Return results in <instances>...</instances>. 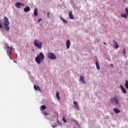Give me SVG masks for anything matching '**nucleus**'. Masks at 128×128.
Wrapping results in <instances>:
<instances>
[{
	"label": "nucleus",
	"instance_id": "f257e3e1",
	"mask_svg": "<svg viewBox=\"0 0 128 128\" xmlns=\"http://www.w3.org/2000/svg\"><path fill=\"white\" fill-rule=\"evenodd\" d=\"M44 60V54L42 52H40L35 58V60L38 64H40L42 61Z\"/></svg>",
	"mask_w": 128,
	"mask_h": 128
},
{
	"label": "nucleus",
	"instance_id": "f03ea898",
	"mask_svg": "<svg viewBox=\"0 0 128 128\" xmlns=\"http://www.w3.org/2000/svg\"><path fill=\"white\" fill-rule=\"evenodd\" d=\"M4 24L5 30H10V21L6 16H4Z\"/></svg>",
	"mask_w": 128,
	"mask_h": 128
},
{
	"label": "nucleus",
	"instance_id": "7ed1b4c3",
	"mask_svg": "<svg viewBox=\"0 0 128 128\" xmlns=\"http://www.w3.org/2000/svg\"><path fill=\"white\" fill-rule=\"evenodd\" d=\"M34 44L35 46H36L38 48H39V50H42V43L38 40H35L34 42Z\"/></svg>",
	"mask_w": 128,
	"mask_h": 128
},
{
	"label": "nucleus",
	"instance_id": "20e7f679",
	"mask_svg": "<svg viewBox=\"0 0 128 128\" xmlns=\"http://www.w3.org/2000/svg\"><path fill=\"white\" fill-rule=\"evenodd\" d=\"M116 97H112L110 98V100L112 102V104H120V102L118 101V96H115Z\"/></svg>",
	"mask_w": 128,
	"mask_h": 128
},
{
	"label": "nucleus",
	"instance_id": "39448f33",
	"mask_svg": "<svg viewBox=\"0 0 128 128\" xmlns=\"http://www.w3.org/2000/svg\"><path fill=\"white\" fill-rule=\"evenodd\" d=\"M47 56L50 60H56V56L52 52H48L47 54Z\"/></svg>",
	"mask_w": 128,
	"mask_h": 128
},
{
	"label": "nucleus",
	"instance_id": "423d86ee",
	"mask_svg": "<svg viewBox=\"0 0 128 128\" xmlns=\"http://www.w3.org/2000/svg\"><path fill=\"white\" fill-rule=\"evenodd\" d=\"M6 52L8 54H12V50H14L12 47H10L8 45H6Z\"/></svg>",
	"mask_w": 128,
	"mask_h": 128
},
{
	"label": "nucleus",
	"instance_id": "0eeeda50",
	"mask_svg": "<svg viewBox=\"0 0 128 128\" xmlns=\"http://www.w3.org/2000/svg\"><path fill=\"white\" fill-rule=\"evenodd\" d=\"M24 6V4L22 3H20V2H17L15 4V6L17 8H20V6Z\"/></svg>",
	"mask_w": 128,
	"mask_h": 128
},
{
	"label": "nucleus",
	"instance_id": "6e6552de",
	"mask_svg": "<svg viewBox=\"0 0 128 128\" xmlns=\"http://www.w3.org/2000/svg\"><path fill=\"white\" fill-rule=\"evenodd\" d=\"M70 40H68L66 42V47L68 50L70 48Z\"/></svg>",
	"mask_w": 128,
	"mask_h": 128
},
{
	"label": "nucleus",
	"instance_id": "1a4fd4ad",
	"mask_svg": "<svg viewBox=\"0 0 128 128\" xmlns=\"http://www.w3.org/2000/svg\"><path fill=\"white\" fill-rule=\"evenodd\" d=\"M68 16L70 20H74V15L72 14V11L68 12Z\"/></svg>",
	"mask_w": 128,
	"mask_h": 128
},
{
	"label": "nucleus",
	"instance_id": "9d476101",
	"mask_svg": "<svg viewBox=\"0 0 128 128\" xmlns=\"http://www.w3.org/2000/svg\"><path fill=\"white\" fill-rule=\"evenodd\" d=\"M80 82H82V84H86V81H84V77L83 76H80Z\"/></svg>",
	"mask_w": 128,
	"mask_h": 128
},
{
	"label": "nucleus",
	"instance_id": "9b49d317",
	"mask_svg": "<svg viewBox=\"0 0 128 128\" xmlns=\"http://www.w3.org/2000/svg\"><path fill=\"white\" fill-rule=\"evenodd\" d=\"M120 88H121L123 94H126V90L124 88V86H122V85H120Z\"/></svg>",
	"mask_w": 128,
	"mask_h": 128
},
{
	"label": "nucleus",
	"instance_id": "f8f14e48",
	"mask_svg": "<svg viewBox=\"0 0 128 128\" xmlns=\"http://www.w3.org/2000/svg\"><path fill=\"white\" fill-rule=\"evenodd\" d=\"M74 106L78 110H80V107H78V102H74Z\"/></svg>",
	"mask_w": 128,
	"mask_h": 128
},
{
	"label": "nucleus",
	"instance_id": "ddd939ff",
	"mask_svg": "<svg viewBox=\"0 0 128 128\" xmlns=\"http://www.w3.org/2000/svg\"><path fill=\"white\" fill-rule=\"evenodd\" d=\"M114 112L116 114H120V110L118 108H114Z\"/></svg>",
	"mask_w": 128,
	"mask_h": 128
},
{
	"label": "nucleus",
	"instance_id": "4468645a",
	"mask_svg": "<svg viewBox=\"0 0 128 128\" xmlns=\"http://www.w3.org/2000/svg\"><path fill=\"white\" fill-rule=\"evenodd\" d=\"M114 42V48H118V44L116 40H113Z\"/></svg>",
	"mask_w": 128,
	"mask_h": 128
},
{
	"label": "nucleus",
	"instance_id": "2eb2a0df",
	"mask_svg": "<svg viewBox=\"0 0 128 128\" xmlns=\"http://www.w3.org/2000/svg\"><path fill=\"white\" fill-rule=\"evenodd\" d=\"M30 8L28 6L24 8V12H30Z\"/></svg>",
	"mask_w": 128,
	"mask_h": 128
},
{
	"label": "nucleus",
	"instance_id": "dca6fc26",
	"mask_svg": "<svg viewBox=\"0 0 128 128\" xmlns=\"http://www.w3.org/2000/svg\"><path fill=\"white\" fill-rule=\"evenodd\" d=\"M38 8H35L34 9V16H38Z\"/></svg>",
	"mask_w": 128,
	"mask_h": 128
},
{
	"label": "nucleus",
	"instance_id": "f3484780",
	"mask_svg": "<svg viewBox=\"0 0 128 128\" xmlns=\"http://www.w3.org/2000/svg\"><path fill=\"white\" fill-rule=\"evenodd\" d=\"M128 14H121V16L122 18H128Z\"/></svg>",
	"mask_w": 128,
	"mask_h": 128
},
{
	"label": "nucleus",
	"instance_id": "a211bd4d",
	"mask_svg": "<svg viewBox=\"0 0 128 128\" xmlns=\"http://www.w3.org/2000/svg\"><path fill=\"white\" fill-rule=\"evenodd\" d=\"M96 64L97 70H100V64H98V60H96Z\"/></svg>",
	"mask_w": 128,
	"mask_h": 128
},
{
	"label": "nucleus",
	"instance_id": "6ab92c4d",
	"mask_svg": "<svg viewBox=\"0 0 128 128\" xmlns=\"http://www.w3.org/2000/svg\"><path fill=\"white\" fill-rule=\"evenodd\" d=\"M34 89L35 90H38L39 92H40V88L38 87V86H36V85H34Z\"/></svg>",
	"mask_w": 128,
	"mask_h": 128
},
{
	"label": "nucleus",
	"instance_id": "aec40b11",
	"mask_svg": "<svg viewBox=\"0 0 128 128\" xmlns=\"http://www.w3.org/2000/svg\"><path fill=\"white\" fill-rule=\"evenodd\" d=\"M56 98L57 100H60V93L58 92L56 94Z\"/></svg>",
	"mask_w": 128,
	"mask_h": 128
},
{
	"label": "nucleus",
	"instance_id": "412c9836",
	"mask_svg": "<svg viewBox=\"0 0 128 128\" xmlns=\"http://www.w3.org/2000/svg\"><path fill=\"white\" fill-rule=\"evenodd\" d=\"M125 86L127 90H128V80H126Z\"/></svg>",
	"mask_w": 128,
	"mask_h": 128
},
{
	"label": "nucleus",
	"instance_id": "4be33fe9",
	"mask_svg": "<svg viewBox=\"0 0 128 128\" xmlns=\"http://www.w3.org/2000/svg\"><path fill=\"white\" fill-rule=\"evenodd\" d=\"M46 106L44 105H42L41 106V109H42V110H46Z\"/></svg>",
	"mask_w": 128,
	"mask_h": 128
},
{
	"label": "nucleus",
	"instance_id": "5701e85b",
	"mask_svg": "<svg viewBox=\"0 0 128 128\" xmlns=\"http://www.w3.org/2000/svg\"><path fill=\"white\" fill-rule=\"evenodd\" d=\"M0 28H2V21H0Z\"/></svg>",
	"mask_w": 128,
	"mask_h": 128
},
{
	"label": "nucleus",
	"instance_id": "b1692460",
	"mask_svg": "<svg viewBox=\"0 0 128 128\" xmlns=\"http://www.w3.org/2000/svg\"><path fill=\"white\" fill-rule=\"evenodd\" d=\"M61 20L64 22H65V24H68V22L66 20H64L62 18L60 17Z\"/></svg>",
	"mask_w": 128,
	"mask_h": 128
},
{
	"label": "nucleus",
	"instance_id": "393cba45",
	"mask_svg": "<svg viewBox=\"0 0 128 128\" xmlns=\"http://www.w3.org/2000/svg\"><path fill=\"white\" fill-rule=\"evenodd\" d=\"M62 120L65 122V123H66L67 122H66V118H65V116H64V117H62Z\"/></svg>",
	"mask_w": 128,
	"mask_h": 128
},
{
	"label": "nucleus",
	"instance_id": "a878e982",
	"mask_svg": "<svg viewBox=\"0 0 128 128\" xmlns=\"http://www.w3.org/2000/svg\"><path fill=\"white\" fill-rule=\"evenodd\" d=\"M125 10H126V14H128V8H125Z\"/></svg>",
	"mask_w": 128,
	"mask_h": 128
},
{
	"label": "nucleus",
	"instance_id": "bb28decb",
	"mask_svg": "<svg viewBox=\"0 0 128 128\" xmlns=\"http://www.w3.org/2000/svg\"><path fill=\"white\" fill-rule=\"evenodd\" d=\"M47 18H50V12H48L47 14Z\"/></svg>",
	"mask_w": 128,
	"mask_h": 128
},
{
	"label": "nucleus",
	"instance_id": "cd10ccee",
	"mask_svg": "<svg viewBox=\"0 0 128 128\" xmlns=\"http://www.w3.org/2000/svg\"><path fill=\"white\" fill-rule=\"evenodd\" d=\"M124 54H126V48L124 49Z\"/></svg>",
	"mask_w": 128,
	"mask_h": 128
},
{
	"label": "nucleus",
	"instance_id": "c85d7f7f",
	"mask_svg": "<svg viewBox=\"0 0 128 128\" xmlns=\"http://www.w3.org/2000/svg\"><path fill=\"white\" fill-rule=\"evenodd\" d=\"M40 22H42V18H40L39 20H38V22L40 23Z\"/></svg>",
	"mask_w": 128,
	"mask_h": 128
},
{
	"label": "nucleus",
	"instance_id": "c756f323",
	"mask_svg": "<svg viewBox=\"0 0 128 128\" xmlns=\"http://www.w3.org/2000/svg\"><path fill=\"white\" fill-rule=\"evenodd\" d=\"M110 66H112V68H114V64H111Z\"/></svg>",
	"mask_w": 128,
	"mask_h": 128
},
{
	"label": "nucleus",
	"instance_id": "7c9ffc66",
	"mask_svg": "<svg viewBox=\"0 0 128 128\" xmlns=\"http://www.w3.org/2000/svg\"><path fill=\"white\" fill-rule=\"evenodd\" d=\"M48 113L47 114L46 112H44V115L45 116H48Z\"/></svg>",
	"mask_w": 128,
	"mask_h": 128
},
{
	"label": "nucleus",
	"instance_id": "2f4dec72",
	"mask_svg": "<svg viewBox=\"0 0 128 128\" xmlns=\"http://www.w3.org/2000/svg\"><path fill=\"white\" fill-rule=\"evenodd\" d=\"M124 2H126V0H123Z\"/></svg>",
	"mask_w": 128,
	"mask_h": 128
},
{
	"label": "nucleus",
	"instance_id": "473e14b6",
	"mask_svg": "<svg viewBox=\"0 0 128 128\" xmlns=\"http://www.w3.org/2000/svg\"><path fill=\"white\" fill-rule=\"evenodd\" d=\"M103 44H106V42H103Z\"/></svg>",
	"mask_w": 128,
	"mask_h": 128
},
{
	"label": "nucleus",
	"instance_id": "72a5a7b5",
	"mask_svg": "<svg viewBox=\"0 0 128 128\" xmlns=\"http://www.w3.org/2000/svg\"><path fill=\"white\" fill-rule=\"evenodd\" d=\"M52 126L53 128H56V126H54V125H52Z\"/></svg>",
	"mask_w": 128,
	"mask_h": 128
},
{
	"label": "nucleus",
	"instance_id": "f704fd0d",
	"mask_svg": "<svg viewBox=\"0 0 128 128\" xmlns=\"http://www.w3.org/2000/svg\"><path fill=\"white\" fill-rule=\"evenodd\" d=\"M76 124H78V122L76 121Z\"/></svg>",
	"mask_w": 128,
	"mask_h": 128
},
{
	"label": "nucleus",
	"instance_id": "c9c22d12",
	"mask_svg": "<svg viewBox=\"0 0 128 128\" xmlns=\"http://www.w3.org/2000/svg\"><path fill=\"white\" fill-rule=\"evenodd\" d=\"M76 124H78V122L76 121Z\"/></svg>",
	"mask_w": 128,
	"mask_h": 128
},
{
	"label": "nucleus",
	"instance_id": "e433bc0d",
	"mask_svg": "<svg viewBox=\"0 0 128 128\" xmlns=\"http://www.w3.org/2000/svg\"><path fill=\"white\" fill-rule=\"evenodd\" d=\"M60 122V121H58V124Z\"/></svg>",
	"mask_w": 128,
	"mask_h": 128
}]
</instances>
